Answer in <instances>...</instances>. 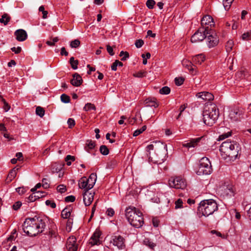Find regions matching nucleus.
<instances>
[{
	"mask_svg": "<svg viewBox=\"0 0 251 251\" xmlns=\"http://www.w3.org/2000/svg\"><path fill=\"white\" fill-rule=\"evenodd\" d=\"M243 114V111L238 108L231 109L229 113V118L233 121L239 120Z\"/></svg>",
	"mask_w": 251,
	"mask_h": 251,
	"instance_id": "nucleus-12",
	"label": "nucleus"
},
{
	"mask_svg": "<svg viewBox=\"0 0 251 251\" xmlns=\"http://www.w3.org/2000/svg\"><path fill=\"white\" fill-rule=\"evenodd\" d=\"M57 189L58 192L63 193L66 191V187L63 184L59 185L57 186Z\"/></svg>",
	"mask_w": 251,
	"mask_h": 251,
	"instance_id": "nucleus-52",
	"label": "nucleus"
},
{
	"mask_svg": "<svg viewBox=\"0 0 251 251\" xmlns=\"http://www.w3.org/2000/svg\"><path fill=\"white\" fill-rule=\"evenodd\" d=\"M146 72L140 71L133 74V76L136 77H143L146 75Z\"/></svg>",
	"mask_w": 251,
	"mask_h": 251,
	"instance_id": "nucleus-50",
	"label": "nucleus"
},
{
	"mask_svg": "<svg viewBox=\"0 0 251 251\" xmlns=\"http://www.w3.org/2000/svg\"><path fill=\"white\" fill-rule=\"evenodd\" d=\"M80 42L78 39H75L70 43V46L72 48H76L80 46Z\"/></svg>",
	"mask_w": 251,
	"mask_h": 251,
	"instance_id": "nucleus-40",
	"label": "nucleus"
},
{
	"mask_svg": "<svg viewBox=\"0 0 251 251\" xmlns=\"http://www.w3.org/2000/svg\"><path fill=\"white\" fill-rule=\"evenodd\" d=\"M73 77V78L70 81L71 84L75 87L79 86L83 82L81 76L77 73H75Z\"/></svg>",
	"mask_w": 251,
	"mask_h": 251,
	"instance_id": "nucleus-21",
	"label": "nucleus"
},
{
	"mask_svg": "<svg viewBox=\"0 0 251 251\" xmlns=\"http://www.w3.org/2000/svg\"><path fill=\"white\" fill-rule=\"evenodd\" d=\"M205 59V56L203 54H199L194 56L192 60L196 64H201Z\"/></svg>",
	"mask_w": 251,
	"mask_h": 251,
	"instance_id": "nucleus-24",
	"label": "nucleus"
},
{
	"mask_svg": "<svg viewBox=\"0 0 251 251\" xmlns=\"http://www.w3.org/2000/svg\"><path fill=\"white\" fill-rule=\"evenodd\" d=\"M44 193L43 192H40V191H36V192L34 193L33 194H34V197L35 198H41L42 197L44 196Z\"/></svg>",
	"mask_w": 251,
	"mask_h": 251,
	"instance_id": "nucleus-58",
	"label": "nucleus"
},
{
	"mask_svg": "<svg viewBox=\"0 0 251 251\" xmlns=\"http://www.w3.org/2000/svg\"><path fill=\"white\" fill-rule=\"evenodd\" d=\"M12 51L14 52L16 54H18L21 52L22 50V49L20 47H18L17 48L13 47L11 49Z\"/></svg>",
	"mask_w": 251,
	"mask_h": 251,
	"instance_id": "nucleus-62",
	"label": "nucleus"
},
{
	"mask_svg": "<svg viewBox=\"0 0 251 251\" xmlns=\"http://www.w3.org/2000/svg\"><path fill=\"white\" fill-rule=\"evenodd\" d=\"M70 63L71 64L72 68L74 70H76L77 69L78 61L77 60H75V58L74 57H72L70 58Z\"/></svg>",
	"mask_w": 251,
	"mask_h": 251,
	"instance_id": "nucleus-32",
	"label": "nucleus"
},
{
	"mask_svg": "<svg viewBox=\"0 0 251 251\" xmlns=\"http://www.w3.org/2000/svg\"><path fill=\"white\" fill-rule=\"evenodd\" d=\"M100 151L102 154L104 155H107L109 153V150L105 145H102L100 147Z\"/></svg>",
	"mask_w": 251,
	"mask_h": 251,
	"instance_id": "nucleus-36",
	"label": "nucleus"
},
{
	"mask_svg": "<svg viewBox=\"0 0 251 251\" xmlns=\"http://www.w3.org/2000/svg\"><path fill=\"white\" fill-rule=\"evenodd\" d=\"M94 193H92L89 190H85L83 194V201L85 206L90 205L94 200Z\"/></svg>",
	"mask_w": 251,
	"mask_h": 251,
	"instance_id": "nucleus-19",
	"label": "nucleus"
},
{
	"mask_svg": "<svg viewBox=\"0 0 251 251\" xmlns=\"http://www.w3.org/2000/svg\"><path fill=\"white\" fill-rule=\"evenodd\" d=\"M50 181L46 178H44L42 180V186L45 189H47L50 187Z\"/></svg>",
	"mask_w": 251,
	"mask_h": 251,
	"instance_id": "nucleus-42",
	"label": "nucleus"
},
{
	"mask_svg": "<svg viewBox=\"0 0 251 251\" xmlns=\"http://www.w3.org/2000/svg\"><path fill=\"white\" fill-rule=\"evenodd\" d=\"M60 54L61 55H65L67 56L68 55L69 53L66 50V49L65 47H62L61 49Z\"/></svg>",
	"mask_w": 251,
	"mask_h": 251,
	"instance_id": "nucleus-64",
	"label": "nucleus"
},
{
	"mask_svg": "<svg viewBox=\"0 0 251 251\" xmlns=\"http://www.w3.org/2000/svg\"><path fill=\"white\" fill-rule=\"evenodd\" d=\"M36 114L40 117H43L45 114V110L41 106H37L36 108Z\"/></svg>",
	"mask_w": 251,
	"mask_h": 251,
	"instance_id": "nucleus-35",
	"label": "nucleus"
},
{
	"mask_svg": "<svg viewBox=\"0 0 251 251\" xmlns=\"http://www.w3.org/2000/svg\"><path fill=\"white\" fill-rule=\"evenodd\" d=\"M39 11L42 12V17L43 19H46L47 18L48 12L47 11L45 10V8L43 6H41L39 7Z\"/></svg>",
	"mask_w": 251,
	"mask_h": 251,
	"instance_id": "nucleus-46",
	"label": "nucleus"
},
{
	"mask_svg": "<svg viewBox=\"0 0 251 251\" xmlns=\"http://www.w3.org/2000/svg\"><path fill=\"white\" fill-rule=\"evenodd\" d=\"M10 20V17L7 14H4L2 15L1 18L0 19V22L6 25Z\"/></svg>",
	"mask_w": 251,
	"mask_h": 251,
	"instance_id": "nucleus-29",
	"label": "nucleus"
},
{
	"mask_svg": "<svg viewBox=\"0 0 251 251\" xmlns=\"http://www.w3.org/2000/svg\"><path fill=\"white\" fill-rule=\"evenodd\" d=\"M101 232L100 230H96L93 233V235L89 241V244H90L91 246L95 245H99L100 244V236H101Z\"/></svg>",
	"mask_w": 251,
	"mask_h": 251,
	"instance_id": "nucleus-16",
	"label": "nucleus"
},
{
	"mask_svg": "<svg viewBox=\"0 0 251 251\" xmlns=\"http://www.w3.org/2000/svg\"><path fill=\"white\" fill-rule=\"evenodd\" d=\"M211 233L212 234H215L217 236L221 237L222 238H224V236H223L221 232H220L217 230H212L211 231Z\"/></svg>",
	"mask_w": 251,
	"mask_h": 251,
	"instance_id": "nucleus-63",
	"label": "nucleus"
},
{
	"mask_svg": "<svg viewBox=\"0 0 251 251\" xmlns=\"http://www.w3.org/2000/svg\"><path fill=\"white\" fill-rule=\"evenodd\" d=\"M201 139V138L193 139L190 142L183 144V146L188 148L195 147L198 145V143L200 142Z\"/></svg>",
	"mask_w": 251,
	"mask_h": 251,
	"instance_id": "nucleus-23",
	"label": "nucleus"
},
{
	"mask_svg": "<svg viewBox=\"0 0 251 251\" xmlns=\"http://www.w3.org/2000/svg\"><path fill=\"white\" fill-rule=\"evenodd\" d=\"M231 132L230 131L227 132V133L222 134L219 136L218 140L219 141L223 140L225 139V138H227L229 136H231Z\"/></svg>",
	"mask_w": 251,
	"mask_h": 251,
	"instance_id": "nucleus-45",
	"label": "nucleus"
},
{
	"mask_svg": "<svg viewBox=\"0 0 251 251\" xmlns=\"http://www.w3.org/2000/svg\"><path fill=\"white\" fill-rule=\"evenodd\" d=\"M146 106L157 107L159 105L156 102V99L154 98H148L145 100Z\"/></svg>",
	"mask_w": 251,
	"mask_h": 251,
	"instance_id": "nucleus-25",
	"label": "nucleus"
},
{
	"mask_svg": "<svg viewBox=\"0 0 251 251\" xmlns=\"http://www.w3.org/2000/svg\"><path fill=\"white\" fill-rule=\"evenodd\" d=\"M240 148L236 141L227 140L220 148L222 157L226 161H233L237 157Z\"/></svg>",
	"mask_w": 251,
	"mask_h": 251,
	"instance_id": "nucleus-3",
	"label": "nucleus"
},
{
	"mask_svg": "<svg viewBox=\"0 0 251 251\" xmlns=\"http://www.w3.org/2000/svg\"><path fill=\"white\" fill-rule=\"evenodd\" d=\"M212 172V166L209 159L202 157L200 161V165L197 174L198 175H209Z\"/></svg>",
	"mask_w": 251,
	"mask_h": 251,
	"instance_id": "nucleus-8",
	"label": "nucleus"
},
{
	"mask_svg": "<svg viewBox=\"0 0 251 251\" xmlns=\"http://www.w3.org/2000/svg\"><path fill=\"white\" fill-rule=\"evenodd\" d=\"M221 191L223 192L221 194L227 196H232L233 195V190L231 186H226L222 188Z\"/></svg>",
	"mask_w": 251,
	"mask_h": 251,
	"instance_id": "nucleus-22",
	"label": "nucleus"
},
{
	"mask_svg": "<svg viewBox=\"0 0 251 251\" xmlns=\"http://www.w3.org/2000/svg\"><path fill=\"white\" fill-rule=\"evenodd\" d=\"M171 90L168 86H164L159 90V93L162 95H167L170 93Z\"/></svg>",
	"mask_w": 251,
	"mask_h": 251,
	"instance_id": "nucleus-37",
	"label": "nucleus"
},
{
	"mask_svg": "<svg viewBox=\"0 0 251 251\" xmlns=\"http://www.w3.org/2000/svg\"><path fill=\"white\" fill-rule=\"evenodd\" d=\"M110 243L120 250L124 249L126 247L125 239L120 235L114 234L112 235Z\"/></svg>",
	"mask_w": 251,
	"mask_h": 251,
	"instance_id": "nucleus-11",
	"label": "nucleus"
},
{
	"mask_svg": "<svg viewBox=\"0 0 251 251\" xmlns=\"http://www.w3.org/2000/svg\"><path fill=\"white\" fill-rule=\"evenodd\" d=\"M211 31H210V32ZM209 35L207 36V45L209 48H213L215 47L219 43V38L217 35L214 33L209 34Z\"/></svg>",
	"mask_w": 251,
	"mask_h": 251,
	"instance_id": "nucleus-15",
	"label": "nucleus"
},
{
	"mask_svg": "<svg viewBox=\"0 0 251 251\" xmlns=\"http://www.w3.org/2000/svg\"><path fill=\"white\" fill-rule=\"evenodd\" d=\"M182 201L180 199H178L175 202V208L177 209L181 207L182 206Z\"/></svg>",
	"mask_w": 251,
	"mask_h": 251,
	"instance_id": "nucleus-54",
	"label": "nucleus"
},
{
	"mask_svg": "<svg viewBox=\"0 0 251 251\" xmlns=\"http://www.w3.org/2000/svg\"><path fill=\"white\" fill-rule=\"evenodd\" d=\"M171 187L177 189H184L187 186L186 180L181 176L171 177L169 180Z\"/></svg>",
	"mask_w": 251,
	"mask_h": 251,
	"instance_id": "nucleus-10",
	"label": "nucleus"
},
{
	"mask_svg": "<svg viewBox=\"0 0 251 251\" xmlns=\"http://www.w3.org/2000/svg\"><path fill=\"white\" fill-rule=\"evenodd\" d=\"M14 35L16 37V39L20 42L24 41L27 38L26 32L23 29L16 30L14 32Z\"/></svg>",
	"mask_w": 251,
	"mask_h": 251,
	"instance_id": "nucleus-18",
	"label": "nucleus"
},
{
	"mask_svg": "<svg viewBox=\"0 0 251 251\" xmlns=\"http://www.w3.org/2000/svg\"><path fill=\"white\" fill-rule=\"evenodd\" d=\"M186 107H187V105L185 104H183V105H182L180 106V107L179 108L180 113L176 118L177 119H178L180 117L182 112L185 109Z\"/></svg>",
	"mask_w": 251,
	"mask_h": 251,
	"instance_id": "nucleus-60",
	"label": "nucleus"
},
{
	"mask_svg": "<svg viewBox=\"0 0 251 251\" xmlns=\"http://www.w3.org/2000/svg\"><path fill=\"white\" fill-rule=\"evenodd\" d=\"M144 42L142 39H138L135 41V45L136 48H140L144 45Z\"/></svg>",
	"mask_w": 251,
	"mask_h": 251,
	"instance_id": "nucleus-51",
	"label": "nucleus"
},
{
	"mask_svg": "<svg viewBox=\"0 0 251 251\" xmlns=\"http://www.w3.org/2000/svg\"><path fill=\"white\" fill-rule=\"evenodd\" d=\"M210 33V30L208 27H201L191 37V41L192 43L201 42L206 38V35Z\"/></svg>",
	"mask_w": 251,
	"mask_h": 251,
	"instance_id": "nucleus-9",
	"label": "nucleus"
},
{
	"mask_svg": "<svg viewBox=\"0 0 251 251\" xmlns=\"http://www.w3.org/2000/svg\"><path fill=\"white\" fill-rule=\"evenodd\" d=\"M155 2L154 0H148L146 2V5L149 9H152Z\"/></svg>",
	"mask_w": 251,
	"mask_h": 251,
	"instance_id": "nucleus-48",
	"label": "nucleus"
},
{
	"mask_svg": "<svg viewBox=\"0 0 251 251\" xmlns=\"http://www.w3.org/2000/svg\"><path fill=\"white\" fill-rule=\"evenodd\" d=\"M106 50L107 52L109 53V54L113 56L114 54V52L113 51V50L112 47H111L110 45H107L106 46Z\"/></svg>",
	"mask_w": 251,
	"mask_h": 251,
	"instance_id": "nucleus-59",
	"label": "nucleus"
},
{
	"mask_svg": "<svg viewBox=\"0 0 251 251\" xmlns=\"http://www.w3.org/2000/svg\"><path fill=\"white\" fill-rule=\"evenodd\" d=\"M76 238L74 236L69 237L67 241L66 247L68 251H76L77 245Z\"/></svg>",
	"mask_w": 251,
	"mask_h": 251,
	"instance_id": "nucleus-13",
	"label": "nucleus"
},
{
	"mask_svg": "<svg viewBox=\"0 0 251 251\" xmlns=\"http://www.w3.org/2000/svg\"><path fill=\"white\" fill-rule=\"evenodd\" d=\"M22 206V202L20 201H18L16 202L13 205V208L15 210H17L19 209L20 207Z\"/></svg>",
	"mask_w": 251,
	"mask_h": 251,
	"instance_id": "nucleus-55",
	"label": "nucleus"
},
{
	"mask_svg": "<svg viewBox=\"0 0 251 251\" xmlns=\"http://www.w3.org/2000/svg\"><path fill=\"white\" fill-rule=\"evenodd\" d=\"M96 180V174L92 173L88 178L86 177H83L80 179L78 183L79 187L81 189H84L85 190H89L94 187Z\"/></svg>",
	"mask_w": 251,
	"mask_h": 251,
	"instance_id": "nucleus-7",
	"label": "nucleus"
},
{
	"mask_svg": "<svg viewBox=\"0 0 251 251\" xmlns=\"http://www.w3.org/2000/svg\"><path fill=\"white\" fill-rule=\"evenodd\" d=\"M46 226L45 221L39 217L26 218L23 225L24 232L30 236L42 233Z\"/></svg>",
	"mask_w": 251,
	"mask_h": 251,
	"instance_id": "nucleus-2",
	"label": "nucleus"
},
{
	"mask_svg": "<svg viewBox=\"0 0 251 251\" xmlns=\"http://www.w3.org/2000/svg\"><path fill=\"white\" fill-rule=\"evenodd\" d=\"M214 22L212 17L209 15L204 16L201 20V27H206L209 29L210 31H211V27L214 26Z\"/></svg>",
	"mask_w": 251,
	"mask_h": 251,
	"instance_id": "nucleus-14",
	"label": "nucleus"
},
{
	"mask_svg": "<svg viewBox=\"0 0 251 251\" xmlns=\"http://www.w3.org/2000/svg\"><path fill=\"white\" fill-rule=\"evenodd\" d=\"M149 160L154 163L161 164L168 154L167 145L160 141L152 142L147 147Z\"/></svg>",
	"mask_w": 251,
	"mask_h": 251,
	"instance_id": "nucleus-1",
	"label": "nucleus"
},
{
	"mask_svg": "<svg viewBox=\"0 0 251 251\" xmlns=\"http://www.w3.org/2000/svg\"><path fill=\"white\" fill-rule=\"evenodd\" d=\"M196 97L204 100L210 101L214 99V96L208 92H202L196 94Z\"/></svg>",
	"mask_w": 251,
	"mask_h": 251,
	"instance_id": "nucleus-20",
	"label": "nucleus"
},
{
	"mask_svg": "<svg viewBox=\"0 0 251 251\" xmlns=\"http://www.w3.org/2000/svg\"><path fill=\"white\" fill-rule=\"evenodd\" d=\"M96 109V106L94 104L91 103H87L85 104V106L83 107V110L85 111H88L91 110H95Z\"/></svg>",
	"mask_w": 251,
	"mask_h": 251,
	"instance_id": "nucleus-33",
	"label": "nucleus"
},
{
	"mask_svg": "<svg viewBox=\"0 0 251 251\" xmlns=\"http://www.w3.org/2000/svg\"><path fill=\"white\" fill-rule=\"evenodd\" d=\"M234 0H223V5L226 10H228Z\"/></svg>",
	"mask_w": 251,
	"mask_h": 251,
	"instance_id": "nucleus-34",
	"label": "nucleus"
},
{
	"mask_svg": "<svg viewBox=\"0 0 251 251\" xmlns=\"http://www.w3.org/2000/svg\"><path fill=\"white\" fill-rule=\"evenodd\" d=\"M247 75V72L245 70H241L237 73L236 75L239 77L243 78Z\"/></svg>",
	"mask_w": 251,
	"mask_h": 251,
	"instance_id": "nucleus-47",
	"label": "nucleus"
},
{
	"mask_svg": "<svg viewBox=\"0 0 251 251\" xmlns=\"http://www.w3.org/2000/svg\"><path fill=\"white\" fill-rule=\"evenodd\" d=\"M67 123L70 128H72L73 127H74L75 124V121L72 118H69L68 120Z\"/></svg>",
	"mask_w": 251,
	"mask_h": 251,
	"instance_id": "nucleus-53",
	"label": "nucleus"
},
{
	"mask_svg": "<svg viewBox=\"0 0 251 251\" xmlns=\"http://www.w3.org/2000/svg\"><path fill=\"white\" fill-rule=\"evenodd\" d=\"M234 46V42L232 40H229L226 45V51L229 52L232 50Z\"/></svg>",
	"mask_w": 251,
	"mask_h": 251,
	"instance_id": "nucleus-31",
	"label": "nucleus"
},
{
	"mask_svg": "<svg viewBox=\"0 0 251 251\" xmlns=\"http://www.w3.org/2000/svg\"><path fill=\"white\" fill-rule=\"evenodd\" d=\"M61 168L62 167L60 166H59V165L57 164L54 163L52 165L51 167L52 173H54L59 172L61 169Z\"/></svg>",
	"mask_w": 251,
	"mask_h": 251,
	"instance_id": "nucleus-39",
	"label": "nucleus"
},
{
	"mask_svg": "<svg viewBox=\"0 0 251 251\" xmlns=\"http://www.w3.org/2000/svg\"><path fill=\"white\" fill-rule=\"evenodd\" d=\"M120 56L122 57V61H126L129 57V55L128 52L121 51L120 53Z\"/></svg>",
	"mask_w": 251,
	"mask_h": 251,
	"instance_id": "nucleus-38",
	"label": "nucleus"
},
{
	"mask_svg": "<svg viewBox=\"0 0 251 251\" xmlns=\"http://www.w3.org/2000/svg\"><path fill=\"white\" fill-rule=\"evenodd\" d=\"M71 215V210L68 208H64L61 212V216L64 219L68 218Z\"/></svg>",
	"mask_w": 251,
	"mask_h": 251,
	"instance_id": "nucleus-30",
	"label": "nucleus"
},
{
	"mask_svg": "<svg viewBox=\"0 0 251 251\" xmlns=\"http://www.w3.org/2000/svg\"><path fill=\"white\" fill-rule=\"evenodd\" d=\"M49 235L51 237H55L57 235L56 226L54 223L51 224L49 227Z\"/></svg>",
	"mask_w": 251,
	"mask_h": 251,
	"instance_id": "nucleus-26",
	"label": "nucleus"
},
{
	"mask_svg": "<svg viewBox=\"0 0 251 251\" xmlns=\"http://www.w3.org/2000/svg\"><path fill=\"white\" fill-rule=\"evenodd\" d=\"M46 204L48 206H50L52 208H54L56 207L55 203L50 200H47L46 201Z\"/></svg>",
	"mask_w": 251,
	"mask_h": 251,
	"instance_id": "nucleus-57",
	"label": "nucleus"
},
{
	"mask_svg": "<svg viewBox=\"0 0 251 251\" xmlns=\"http://www.w3.org/2000/svg\"><path fill=\"white\" fill-rule=\"evenodd\" d=\"M182 65L188 69L191 73L193 75H196L197 74V71L196 68L191 61L187 59H183L182 61Z\"/></svg>",
	"mask_w": 251,
	"mask_h": 251,
	"instance_id": "nucleus-17",
	"label": "nucleus"
},
{
	"mask_svg": "<svg viewBox=\"0 0 251 251\" xmlns=\"http://www.w3.org/2000/svg\"><path fill=\"white\" fill-rule=\"evenodd\" d=\"M242 39L243 40H249L251 39V32L244 33L242 35Z\"/></svg>",
	"mask_w": 251,
	"mask_h": 251,
	"instance_id": "nucleus-44",
	"label": "nucleus"
},
{
	"mask_svg": "<svg viewBox=\"0 0 251 251\" xmlns=\"http://www.w3.org/2000/svg\"><path fill=\"white\" fill-rule=\"evenodd\" d=\"M106 213L108 216L112 217L114 215L115 212L113 209L109 208L107 209Z\"/></svg>",
	"mask_w": 251,
	"mask_h": 251,
	"instance_id": "nucleus-61",
	"label": "nucleus"
},
{
	"mask_svg": "<svg viewBox=\"0 0 251 251\" xmlns=\"http://www.w3.org/2000/svg\"><path fill=\"white\" fill-rule=\"evenodd\" d=\"M75 197L73 195L67 196L65 199V201L66 202H74L75 201Z\"/></svg>",
	"mask_w": 251,
	"mask_h": 251,
	"instance_id": "nucleus-56",
	"label": "nucleus"
},
{
	"mask_svg": "<svg viewBox=\"0 0 251 251\" xmlns=\"http://www.w3.org/2000/svg\"><path fill=\"white\" fill-rule=\"evenodd\" d=\"M203 123L209 126L215 123L219 116V111L217 105L213 103L205 105L203 111Z\"/></svg>",
	"mask_w": 251,
	"mask_h": 251,
	"instance_id": "nucleus-4",
	"label": "nucleus"
},
{
	"mask_svg": "<svg viewBox=\"0 0 251 251\" xmlns=\"http://www.w3.org/2000/svg\"><path fill=\"white\" fill-rule=\"evenodd\" d=\"M218 209V204L215 201L210 199L202 201L198 208V211L202 216H208L212 215Z\"/></svg>",
	"mask_w": 251,
	"mask_h": 251,
	"instance_id": "nucleus-6",
	"label": "nucleus"
},
{
	"mask_svg": "<svg viewBox=\"0 0 251 251\" xmlns=\"http://www.w3.org/2000/svg\"><path fill=\"white\" fill-rule=\"evenodd\" d=\"M184 80V79L181 77H176L175 79V84L177 86H180L183 84Z\"/></svg>",
	"mask_w": 251,
	"mask_h": 251,
	"instance_id": "nucleus-49",
	"label": "nucleus"
},
{
	"mask_svg": "<svg viewBox=\"0 0 251 251\" xmlns=\"http://www.w3.org/2000/svg\"><path fill=\"white\" fill-rule=\"evenodd\" d=\"M147 128L146 126H143L141 128L136 130L133 134V136H137L144 131Z\"/></svg>",
	"mask_w": 251,
	"mask_h": 251,
	"instance_id": "nucleus-41",
	"label": "nucleus"
},
{
	"mask_svg": "<svg viewBox=\"0 0 251 251\" xmlns=\"http://www.w3.org/2000/svg\"><path fill=\"white\" fill-rule=\"evenodd\" d=\"M96 144L94 141L92 140H87L86 143V146L85 147V150L89 152L90 150L94 149Z\"/></svg>",
	"mask_w": 251,
	"mask_h": 251,
	"instance_id": "nucleus-28",
	"label": "nucleus"
},
{
	"mask_svg": "<svg viewBox=\"0 0 251 251\" xmlns=\"http://www.w3.org/2000/svg\"><path fill=\"white\" fill-rule=\"evenodd\" d=\"M125 215L129 223L133 226L139 228L144 224L142 213L134 206H129L125 210Z\"/></svg>",
	"mask_w": 251,
	"mask_h": 251,
	"instance_id": "nucleus-5",
	"label": "nucleus"
},
{
	"mask_svg": "<svg viewBox=\"0 0 251 251\" xmlns=\"http://www.w3.org/2000/svg\"><path fill=\"white\" fill-rule=\"evenodd\" d=\"M18 170V168L16 169V168H14L10 171L6 178V181L7 182L11 181L15 178V177L16 176L17 171Z\"/></svg>",
	"mask_w": 251,
	"mask_h": 251,
	"instance_id": "nucleus-27",
	"label": "nucleus"
},
{
	"mask_svg": "<svg viewBox=\"0 0 251 251\" xmlns=\"http://www.w3.org/2000/svg\"><path fill=\"white\" fill-rule=\"evenodd\" d=\"M61 100L64 103H68L70 101V98L67 95L63 94L61 96Z\"/></svg>",
	"mask_w": 251,
	"mask_h": 251,
	"instance_id": "nucleus-43",
	"label": "nucleus"
}]
</instances>
